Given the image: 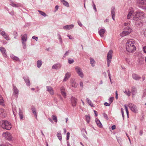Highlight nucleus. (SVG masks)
Listing matches in <instances>:
<instances>
[{"label":"nucleus","instance_id":"50","mask_svg":"<svg viewBox=\"0 0 146 146\" xmlns=\"http://www.w3.org/2000/svg\"><path fill=\"white\" fill-rule=\"evenodd\" d=\"M121 113H122V115L123 118V119H124V114L123 109L122 108H121Z\"/></svg>","mask_w":146,"mask_h":146},{"label":"nucleus","instance_id":"54","mask_svg":"<svg viewBox=\"0 0 146 146\" xmlns=\"http://www.w3.org/2000/svg\"><path fill=\"white\" fill-rule=\"evenodd\" d=\"M72 86L73 87H76L77 86V84L76 83L74 84L73 83L72 84H71Z\"/></svg>","mask_w":146,"mask_h":146},{"label":"nucleus","instance_id":"1","mask_svg":"<svg viewBox=\"0 0 146 146\" xmlns=\"http://www.w3.org/2000/svg\"><path fill=\"white\" fill-rule=\"evenodd\" d=\"M134 43L133 40L132 39L127 41L126 44V49L128 52H131L135 50L136 48L134 45Z\"/></svg>","mask_w":146,"mask_h":146},{"label":"nucleus","instance_id":"22","mask_svg":"<svg viewBox=\"0 0 146 146\" xmlns=\"http://www.w3.org/2000/svg\"><path fill=\"white\" fill-rule=\"evenodd\" d=\"M61 66V64H54L52 66V68L54 69H58L60 68Z\"/></svg>","mask_w":146,"mask_h":146},{"label":"nucleus","instance_id":"6","mask_svg":"<svg viewBox=\"0 0 146 146\" xmlns=\"http://www.w3.org/2000/svg\"><path fill=\"white\" fill-rule=\"evenodd\" d=\"M128 106L132 111L135 113L137 112V108L135 105L132 103H129L128 104Z\"/></svg>","mask_w":146,"mask_h":146},{"label":"nucleus","instance_id":"9","mask_svg":"<svg viewBox=\"0 0 146 146\" xmlns=\"http://www.w3.org/2000/svg\"><path fill=\"white\" fill-rule=\"evenodd\" d=\"M75 69L79 76L83 78L84 75L81 68L78 66H76L75 67Z\"/></svg>","mask_w":146,"mask_h":146},{"label":"nucleus","instance_id":"13","mask_svg":"<svg viewBox=\"0 0 146 146\" xmlns=\"http://www.w3.org/2000/svg\"><path fill=\"white\" fill-rule=\"evenodd\" d=\"M0 50L3 56L6 58L7 57V55L5 48L3 47H0Z\"/></svg>","mask_w":146,"mask_h":146},{"label":"nucleus","instance_id":"38","mask_svg":"<svg viewBox=\"0 0 146 146\" xmlns=\"http://www.w3.org/2000/svg\"><path fill=\"white\" fill-rule=\"evenodd\" d=\"M86 121L87 123H89L90 120V117L89 115H88L86 116Z\"/></svg>","mask_w":146,"mask_h":146},{"label":"nucleus","instance_id":"46","mask_svg":"<svg viewBox=\"0 0 146 146\" xmlns=\"http://www.w3.org/2000/svg\"><path fill=\"white\" fill-rule=\"evenodd\" d=\"M124 106L125 107V109L126 112L127 114L128 117L129 115V112L128 110V108H127V106L126 105H124Z\"/></svg>","mask_w":146,"mask_h":146},{"label":"nucleus","instance_id":"60","mask_svg":"<svg viewBox=\"0 0 146 146\" xmlns=\"http://www.w3.org/2000/svg\"><path fill=\"white\" fill-rule=\"evenodd\" d=\"M95 116L96 117L98 116V112L95 110H94Z\"/></svg>","mask_w":146,"mask_h":146},{"label":"nucleus","instance_id":"42","mask_svg":"<svg viewBox=\"0 0 146 146\" xmlns=\"http://www.w3.org/2000/svg\"><path fill=\"white\" fill-rule=\"evenodd\" d=\"M3 36L4 38L7 40H9V36L7 34H5L3 35Z\"/></svg>","mask_w":146,"mask_h":146},{"label":"nucleus","instance_id":"59","mask_svg":"<svg viewBox=\"0 0 146 146\" xmlns=\"http://www.w3.org/2000/svg\"><path fill=\"white\" fill-rule=\"evenodd\" d=\"M118 94H117V91H115V98L116 99H118Z\"/></svg>","mask_w":146,"mask_h":146},{"label":"nucleus","instance_id":"58","mask_svg":"<svg viewBox=\"0 0 146 146\" xmlns=\"http://www.w3.org/2000/svg\"><path fill=\"white\" fill-rule=\"evenodd\" d=\"M31 109H32V110L33 112H34V111H36L35 109V108L33 106L32 107Z\"/></svg>","mask_w":146,"mask_h":146},{"label":"nucleus","instance_id":"21","mask_svg":"<svg viewBox=\"0 0 146 146\" xmlns=\"http://www.w3.org/2000/svg\"><path fill=\"white\" fill-rule=\"evenodd\" d=\"M74 27V25L72 24L65 26L63 27V28L65 29H70L73 28Z\"/></svg>","mask_w":146,"mask_h":146},{"label":"nucleus","instance_id":"41","mask_svg":"<svg viewBox=\"0 0 146 146\" xmlns=\"http://www.w3.org/2000/svg\"><path fill=\"white\" fill-rule=\"evenodd\" d=\"M124 30L127 31H130V33L132 31V29L131 28H130L129 27H126L124 28Z\"/></svg>","mask_w":146,"mask_h":146},{"label":"nucleus","instance_id":"61","mask_svg":"<svg viewBox=\"0 0 146 146\" xmlns=\"http://www.w3.org/2000/svg\"><path fill=\"white\" fill-rule=\"evenodd\" d=\"M116 128V126L115 125H113L111 127V129L112 130H114Z\"/></svg>","mask_w":146,"mask_h":146},{"label":"nucleus","instance_id":"36","mask_svg":"<svg viewBox=\"0 0 146 146\" xmlns=\"http://www.w3.org/2000/svg\"><path fill=\"white\" fill-rule=\"evenodd\" d=\"M117 140L120 145H121L122 144V139L121 137H118L117 138Z\"/></svg>","mask_w":146,"mask_h":146},{"label":"nucleus","instance_id":"64","mask_svg":"<svg viewBox=\"0 0 146 146\" xmlns=\"http://www.w3.org/2000/svg\"><path fill=\"white\" fill-rule=\"evenodd\" d=\"M141 8L144 9L145 10H146V5H145L144 6H143V7Z\"/></svg>","mask_w":146,"mask_h":146},{"label":"nucleus","instance_id":"24","mask_svg":"<svg viewBox=\"0 0 146 146\" xmlns=\"http://www.w3.org/2000/svg\"><path fill=\"white\" fill-rule=\"evenodd\" d=\"M130 33V31L124 30L120 34L121 36H123L128 35Z\"/></svg>","mask_w":146,"mask_h":146},{"label":"nucleus","instance_id":"44","mask_svg":"<svg viewBox=\"0 0 146 146\" xmlns=\"http://www.w3.org/2000/svg\"><path fill=\"white\" fill-rule=\"evenodd\" d=\"M103 115L105 119L107 120H108L109 118L107 114H106L105 113H103Z\"/></svg>","mask_w":146,"mask_h":146},{"label":"nucleus","instance_id":"30","mask_svg":"<svg viewBox=\"0 0 146 146\" xmlns=\"http://www.w3.org/2000/svg\"><path fill=\"white\" fill-rule=\"evenodd\" d=\"M0 105L2 106H5L4 100L3 99V98L2 96L0 95Z\"/></svg>","mask_w":146,"mask_h":146},{"label":"nucleus","instance_id":"29","mask_svg":"<svg viewBox=\"0 0 146 146\" xmlns=\"http://www.w3.org/2000/svg\"><path fill=\"white\" fill-rule=\"evenodd\" d=\"M11 58L13 60H16L17 61H20L19 58L14 55L13 54H12L11 55Z\"/></svg>","mask_w":146,"mask_h":146},{"label":"nucleus","instance_id":"2","mask_svg":"<svg viewBox=\"0 0 146 146\" xmlns=\"http://www.w3.org/2000/svg\"><path fill=\"white\" fill-rule=\"evenodd\" d=\"M0 125L3 129L9 130L11 128V124L7 120L1 121L0 122Z\"/></svg>","mask_w":146,"mask_h":146},{"label":"nucleus","instance_id":"49","mask_svg":"<svg viewBox=\"0 0 146 146\" xmlns=\"http://www.w3.org/2000/svg\"><path fill=\"white\" fill-rule=\"evenodd\" d=\"M70 51L69 50H68L64 54V56H63V58L65 57V56H67L68 54L70 53Z\"/></svg>","mask_w":146,"mask_h":146},{"label":"nucleus","instance_id":"55","mask_svg":"<svg viewBox=\"0 0 146 146\" xmlns=\"http://www.w3.org/2000/svg\"><path fill=\"white\" fill-rule=\"evenodd\" d=\"M32 38L33 39H35V40L36 41H37L38 40V37H36L35 36H33L32 37Z\"/></svg>","mask_w":146,"mask_h":146},{"label":"nucleus","instance_id":"20","mask_svg":"<svg viewBox=\"0 0 146 146\" xmlns=\"http://www.w3.org/2000/svg\"><path fill=\"white\" fill-rule=\"evenodd\" d=\"M131 91L132 95L135 96L137 93V89L135 87H133L131 89Z\"/></svg>","mask_w":146,"mask_h":146},{"label":"nucleus","instance_id":"31","mask_svg":"<svg viewBox=\"0 0 146 146\" xmlns=\"http://www.w3.org/2000/svg\"><path fill=\"white\" fill-rule=\"evenodd\" d=\"M57 136L60 140L61 141L62 140V137L61 131H59L58 132L57 134Z\"/></svg>","mask_w":146,"mask_h":146},{"label":"nucleus","instance_id":"7","mask_svg":"<svg viewBox=\"0 0 146 146\" xmlns=\"http://www.w3.org/2000/svg\"><path fill=\"white\" fill-rule=\"evenodd\" d=\"M3 136L8 140H11L12 138L11 133L8 132L3 133Z\"/></svg>","mask_w":146,"mask_h":146},{"label":"nucleus","instance_id":"53","mask_svg":"<svg viewBox=\"0 0 146 146\" xmlns=\"http://www.w3.org/2000/svg\"><path fill=\"white\" fill-rule=\"evenodd\" d=\"M111 104L108 103L107 102H105L104 103V105L106 106H110V104Z\"/></svg>","mask_w":146,"mask_h":146},{"label":"nucleus","instance_id":"63","mask_svg":"<svg viewBox=\"0 0 146 146\" xmlns=\"http://www.w3.org/2000/svg\"><path fill=\"white\" fill-rule=\"evenodd\" d=\"M58 5H56L55 7L54 10L56 11H57L58 10Z\"/></svg>","mask_w":146,"mask_h":146},{"label":"nucleus","instance_id":"51","mask_svg":"<svg viewBox=\"0 0 146 146\" xmlns=\"http://www.w3.org/2000/svg\"><path fill=\"white\" fill-rule=\"evenodd\" d=\"M70 133L69 132H67V135H66V139L67 140H68L69 139V137H70Z\"/></svg>","mask_w":146,"mask_h":146},{"label":"nucleus","instance_id":"18","mask_svg":"<svg viewBox=\"0 0 146 146\" xmlns=\"http://www.w3.org/2000/svg\"><path fill=\"white\" fill-rule=\"evenodd\" d=\"M106 31L105 29H101L99 31V34L101 37L104 36V34L105 33Z\"/></svg>","mask_w":146,"mask_h":146},{"label":"nucleus","instance_id":"37","mask_svg":"<svg viewBox=\"0 0 146 146\" xmlns=\"http://www.w3.org/2000/svg\"><path fill=\"white\" fill-rule=\"evenodd\" d=\"M52 117L54 122H57V118L56 116V115H52Z\"/></svg>","mask_w":146,"mask_h":146},{"label":"nucleus","instance_id":"16","mask_svg":"<svg viewBox=\"0 0 146 146\" xmlns=\"http://www.w3.org/2000/svg\"><path fill=\"white\" fill-rule=\"evenodd\" d=\"M6 116V112L3 109H0V117H5Z\"/></svg>","mask_w":146,"mask_h":146},{"label":"nucleus","instance_id":"52","mask_svg":"<svg viewBox=\"0 0 146 146\" xmlns=\"http://www.w3.org/2000/svg\"><path fill=\"white\" fill-rule=\"evenodd\" d=\"M5 34H6L5 32L4 31H0V34L2 35L3 36L4 35H5Z\"/></svg>","mask_w":146,"mask_h":146},{"label":"nucleus","instance_id":"45","mask_svg":"<svg viewBox=\"0 0 146 146\" xmlns=\"http://www.w3.org/2000/svg\"><path fill=\"white\" fill-rule=\"evenodd\" d=\"M58 39L59 40L60 42L61 43H62V41L60 35L59 34H58Z\"/></svg>","mask_w":146,"mask_h":146},{"label":"nucleus","instance_id":"4","mask_svg":"<svg viewBox=\"0 0 146 146\" xmlns=\"http://www.w3.org/2000/svg\"><path fill=\"white\" fill-rule=\"evenodd\" d=\"M113 53V51L112 50H110L108 52L107 56V63L108 66H110L111 62V60L112 59V54Z\"/></svg>","mask_w":146,"mask_h":146},{"label":"nucleus","instance_id":"56","mask_svg":"<svg viewBox=\"0 0 146 146\" xmlns=\"http://www.w3.org/2000/svg\"><path fill=\"white\" fill-rule=\"evenodd\" d=\"M78 25L81 27H82V24L80 21H78Z\"/></svg>","mask_w":146,"mask_h":146},{"label":"nucleus","instance_id":"62","mask_svg":"<svg viewBox=\"0 0 146 146\" xmlns=\"http://www.w3.org/2000/svg\"><path fill=\"white\" fill-rule=\"evenodd\" d=\"M143 50L145 53H146V46L143 47Z\"/></svg>","mask_w":146,"mask_h":146},{"label":"nucleus","instance_id":"35","mask_svg":"<svg viewBox=\"0 0 146 146\" xmlns=\"http://www.w3.org/2000/svg\"><path fill=\"white\" fill-rule=\"evenodd\" d=\"M115 9L114 8L112 7V10L111 11V13L112 15V18H113L115 17Z\"/></svg>","mask_w":146,"mask_h":146},{"label":"nucleus","instance_id":"17","mask_svg":"<svg viewBox=\"0 0 146 146\" xmlns=\"http://www.w3.org/2000/svg\"><path fill=\"white\" fill-rule=\"evenodd\" d=\"M133 78L135 80H139L141 78V77L139 76L138 75L136 74H133L132 75Z\"/></svg>","mask_w":146,"mask_h":146},{"label":"nucleus","instance_id":"23","mask_svg":"<svg viewBox=\"0 0 146 146\" xmlns=\"http://www.w3.org/2000/svg\"><path fill=\"white\" fill-rule=\"evenodd\" d=\"M95 121L98 126L100 128H102L103 126L99 120L97 119H95Z\"/></svg>","mask_w":146,"mask_h":146},{"label":"nucleus","instance_id":"48","mask_svg":"<svg viewBox=\"0 0 146 146\" xmlns=\"http://www.w3.org/2000/svg\"><path fill=\"white\" fill-rule=\"evenodd\" d=\"M74 62V60L73 59H68V62L69 64H71Z\"/></svg>","mask_w":146,"mask_h":146},{"label":"nucleus","instance_id":"25","mask_svg":"<svg viewBox=\"0 0 146 146\" xmlns=\"http://www.w3.org/2000/svg\"><path fill=\"white\" fill-rule=\"evenodd\" d=\"M70 74L68 72H67L65 75V76L63 80V81H66L70 77Z\"/></svg>","mask_w":146,"mask_h":146},{"label":"nucleus","instance_id":"39","mask_svg":"<svg viewBox=\"0 0 146 146\" xmlns=\"http://www.w3.org/2000/svg\"><path fill=\"white\" fill-rule=\"evenodd\" d=\"M124 93L128 96H130V92L129 90L128 91H124Z\"/></svg>","mask_w":146,"mask_h":146},{"label":"nucleus","instance_id":"47","mask_svg":"<svg viewBox=\"0 0 146 146\" xmlns=\"http://www.w3.org/2000/svg\"><path fill=\"white\" fill-rule=\"evenodd\" d=\"M113 97H110L109 99V102L110 104H111L112 102H113L114 99Z\"/></svg>","mask_w":146,"mask_h":146},{"label":"nucleus","instance_id":"33","mask_svg":"<svg viewBox=\"0 0 146 146\" xmlns=\"http://www.w3.org/2000/svg\"><path fill=\"white\" fill-rule=\"evenodd\" d=\"M90 64L92 66H94V64L95 63V61L92 58H90Z\"/></svg>","mask_w":146,"mask_h":146},{"label":"nucleus","instance_id":"40","mask_svg":"<svg viewBox=\"0 0 146 146\" xmlns=\"http://www.w3.org/2000/svg\"><path fill=\"white\" fill-rule=\"evenodd\" d=\"M86 100L89 104L91 106H92L93 104L91 103V101H90V100L88 98H86Z\"/></svg>","mask_w":146,"mask_h":146},{"label":"nucleus","instance_id":"12","mask_svg":"<svg viewBox=\"0 0 146 146\" xmlns=\"http://www.w3.org/2000/svg\"><path fill=\"white\" fill-rule=\"evenodd\" d=\"M60 92L64 98H66V96L65 89L64 86H62L60 88Z\"/></svg>","mask_w":146,"mask_h":146},{"label":"nucleus","instance_id":"57","mask_svg":"<svg viewBox=\"0 0 146 146\" xmlns=\"http://www.w3.org/2000/svg\"><path fill=\"white\" fill-rule=\"evenodd\" d=\"M33 113L34 114V115L35 117L36 118V119H37V114H36V111L34 112H33Z\"/></svg>","mask_w":146,"mask_h":146},{"label":"nucleus","instance_id":"19","mask_svg":"<svg viewBox=\"0 0 146 146\" xmlns=\"http://www.w3.org/2000/svg\"><path fill=\"white\" fill-rule=\"evenodd\" d=\"M24 79L27 85L28 86L30 85V82L29 81V78L27 76L24 78Z\"/></svg>","mask_w":146,"mask_h":146},{"label":"nucleus","instance_id":"34","mask_svg":"<svg viewBox=\"0 0 146 146\" xmlns=\"http://www.w3.org/2000/svg\"><path fill=\"white\" fill-rule=\"evenodd\" d=\"M42 62L41 60H38L37 62V67L38 68H39L42 65Z\"/></svg>","mask_w":146,"mask_h":146},{"label":"nucleus","instance_id":"32","mask_svg":"<svg viewBox=\"0 0 146 146\" xmlns=\"http://www.w3.org/2000/svg\"><path fill=\"white\" fill-rule=\"evenodd\" d=\"M61 2L65 6L68 7L69 6V5L68 3L65 1L64 0H61Z\"/></svg>","mask_w":146,"mask_h":146},{"label":"nucleus","instance_id":"10","mask_svg":"<svg viewBox=\"0 0 146 146\" xmlns=\"http://www.w3.org/2000/svg\"><path fill=\"white\" fill-rule=\"evenodd\" d=\"M133 9L132 8H130L129 10V13L127 15V18H135V16L133 15Z\"/></svg>","mask_w":146,"mask_h":146},{"label":"nucleus","instance_id":"3","mask_svg":"<svg viewBox=\"0 0 146 146\" xmlns=\"http://www.w3.org/2000/svg\"><path fill=\"white\" fill-rule=\"evenodd\" d=\"M22 43L23 46V48L24 49L26 48V42L27 40V35L26 34L21 35Z\"/></svg>","mask_w":146,"mask_h":146},{"label":"nucleus","instance_id":"27","mask_svg":"<svg viewBox=\"0 0 146 146\" xmlns=\"http://www.w3.org/2000/svg\"><path fill=\"white\" fill-rule=\"evenodd\" d=\"M19 115L20 117V119L22 120L23 119V112L22 110H21L20 108H19Z\"/></svg>","mask_w":146,"mask_h":146},{"label":"nucleus","instance_id":"28","mask_svg":"<svg viewBox=\"0 0 146 146\" xmlns=\"http://www.w3.org/2000/svg\"><path fill=\"white\" fill-rule=\"evenodd\" d=\"M10 4L11 6L16 7H19L21 6V5L19 4H16L14 2H10Z\"/></svg>","mask_w":146,"mask_h":146},{"label":"nucleus","instance_id":"43","mask_svg":"<svg viewBox=\"0 0 146 146\" xmlns=\"http://www.w3.org/2000/svg\"><path fill=\"white\" fill-rule=\"evenodd\" d=\"M38 11L39 12L40 14L43 15L44 17H45L46 16V14L44 12L41 11Z\"/></svg>","mask_w":146,"mask_h":146},{"label":"nucleus","instance_id":"14","mask_svg":"<svg viewBox=\"0 0 146 146\" xmlns=\"http://www.w3.org/2000/svg\"><path fill=\"white\" fill-rule=\"evenodd\" d=\"M13 95L16 98L17 97L19 94V90L16 86L14 85H13Z\"/></svg>","mask_w":146,"mask_h":146},{"label":"nucleus","instance_id":"5","mask_svg":"<svg viewBox=\"0 0 146 146\" xmlns=\"http://www.w3.org/2000/svg\"><path fill=\"white\" fill-rule=\"evenodd\" d=\"M135 16L136 18H142L146 17L145 13L143 11H138L135 12Z\"/></svg>","mask_w":146,"mask_h":146},{"label":"nucleus","instance_id":"11","mask_svg":"<svg viewBox=\"0 0 146 146\" xmlns=\"http://www.w3.org/2000/svg\"><path fill=\"white\" fill-rule=\"evenodd\" d=\"M77 100V99L75 97L73 96L71 97V101L72 106L75 107L76 106Z\"/></svg>","mask_w":146,"mask_h":146},{"label":"nucleus","instance_id":"8","mask_svg":"<svg viewBox=\"0 0 146 146\" xmlns=\"http://www.w3.org/2000/svg\"><path fill=\"white\" fill-rule=\"evenodd\" d=\"M137 4L139 7L142 8L146 5V0H137Z\"/></svg>","mask_w":146,"mask_h":146},{"label":"nucleus","instance_id":"15","mask_svg":"<svg viewBox=\"0 0 146 146\" xmlns=\"http://www.w3.org/2000/svg\"><path fill=\"white\" fill-rule=\"evenodd\" d=\"M47 91L51 95H53L54 94V92L53 88L50 86H46Z\"/></svg>","mask_w":146,"mask_h":146},{"label":"nucleus","instance_id":"26","mask_svg":"<svg viewBox=\"0 0 146 146\" xmlns=\"http://www.w3.org/2000/svg\"><path fill=\"white\" fill-rule=\"evenodd\" d=\"M136 21H137L136 23V24L137 26L141 27L143 25V23L142 22H141V19H138V20Z\"/></svg>","mask_w":146,"mask_h":146}]
</instances>
